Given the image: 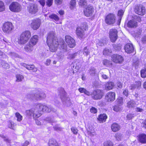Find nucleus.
<instances>
[{
  "mask_svg": "<svg viewBox=\"0 0 146 146\" xmlns=\"http://www.w3.org/2000/svg\"><path fill=\"white\" fill-rule=\"evenodd\" d=\"M139 141L141 143H146V135L141 134L139 135Z\"/></svg>",
  "mask_w": 146,
  "mask_h": 146,
  "instance_id": "nucleus-29",
  "label": "nucleus"
},
{
  "mask_svg": "<svg viewBox=\"0 0 146 146\" xmlns=\"http://www.w3.org/2000/svg\"><path fill=\"white\" fill-rule=\"evenodd\" d=\"M33 46L34 45L29 42L25 47V50L26 52H30L33 50Z\"/></svg>",
  "mask_w": 146,
  "mask_h": 146,
  "instance_id": "nucleus-22",
  "label": "nucleus"
},
{
  "mask_svg": "<svg viewBox=\"0 0 146 146\" xmlns=\"http://www.w3.org/2000/svg\"><path fill=\"white\" fill-rule=\"evenodd\" d=\"M84 31H86L88 28L87 26L86 25V23H84L82 24L81 27H80Z\"/></svg>",
  "mask_w": 146,
  "mask_h": 146,
  "instance_id": "nucleus-50",
  "label": "nucleus"
},
{
  "mask_svg": "<svg viewBox=\"0 0 146 146\" xmlns=\"http://www.w3.org/2000/svg\"><path fill=\"white\" fill-rule=\"evenodd\" d=\"M59 95L63 104L66 106H70L71 104V102L70 101V98L66 97V92L63 88H61Z\"/></svg>",
  "mask_w": 146,
  "mask_h": 146,
  "instance_id": "nucleus-1",
  "label": "nucleus"
},
{
  "mask_svg": "<svg viewBox=\"0 0 146 146\" xmlns=\"http://www.w3.org/2000/svg\"><path fill=\"white\" fill-rule=\"evenodd\" d=\"M53 0H47L46 1V5L48 7H50L52 4Z\"/></svg>",
  "mask_w": 146,
  "mask_h": 146,
  "instance_id": "nucleus-62",
  "label": "nucleus"
},
{
  "mask_svg": "<svg viewBox=\"0 0 146 146\" xmlns=\"http://www.w3.org/2000/svg\"><path fill=\"white\" fill-rule=\"evenodd\" d=\"M114 86V83L113 82H110L106 84L105 88L107 90H109L111 89Z\"/></svg>",
  "mask_w": 146,
  "mask_h": 146,
  "instance_id": "nucleus-31",
  "label": "nucleus"
},
{
  "mask_svg": "<svg viewBox=\"0 0 146 146\" xmlns=\"http://www.w3.org/2000/svg\"><path fill=\"white\" fill-rule=\"evenodd\" d=\"M77 55V54L76 53L69 54L67 58L69 59H73L75 58Z\"/></svg>",
  "mask_w": 146,
  "mask_h": 146,
  "instance_id": "nucleus-48",
  "label": "nucleus"
},
{
  "mask_svg": "<svg viewBox=\"0 0 146 146\" xmlns=\"http://www.w3.org/2000/svg\"><path fill=\"white\" fill-rule=\"evenodd\" d=\"M36 94L35 100H39L46 97L45 94L42 91L38 90L35 93Z\"/></svg>",
  "mask_w": 146,
  "mask_h": 146,
  "instance_id": "nucleus-18",
  "label": "nucleus"
},
{
  "mask_svg": "<svg viewBox=\"0 0 146 146\" xmlns=\"http://www.w3.org/2000/svg\"><path fill=\"white\" fill-rule=\"evenodd\" d=\"M49 47L50 51L52 52H55L56 50L58 45V43L57 40H53L49 42H46Z\"/></svg>",
  "mask_w": 146,
  "mask_h": 146,
  "instance_id": "nucleus-7",
  "label": "nucleus"
},
{
  "mask_svg": "<svg viewBox=\"0 0 146 146\" xmlns=\"http://www.w3.org/2000/svg\"><path fill=\"white\" fill-rule=\"evenodd\" d=\"M103 95V91L100 90L94 91L91 94L92 98L94 100L100 99Z\"/></svg>",
  "mask_w": 146,
  "mask_h": 146,
  "instance_id": "nucleus-8",
  "label": "nucleus"
},
{
  "mask_svg": "<svg viewBox=\"0 0 146 146\" xmlns=\"http://www.w3.org/2000/svg\"><path fill=\"white\" fill-rule=\"evenodd\" d=\"M35 93L33 94H28L27 95V98L29 99H35Z\"/></svg>",
  "mask_w": 146,
  "mask_h": 146,
  "instance_id": "nucleus-40",
  "label": "nucleus"
},
{
  "mask_svg": "<svg viewBox=\"0 0 146 146\" xmlns=\"http://www.w3.org/2000/svg\"><path fill=\"white\" fill-rule=\"evenodd\" d=\"M76 34L78 37L80 38H83L85 37L84 31L80 27L77 28Z\"/></svg>",
  "mask_w": 146,
  "mask_h": 146,
  "instance_id": "nucleus-19",
  "label": "nucleus"
},
{
  "mask_svg": "<svg viewBox=\"0 0 146 146\" xmlns=\"http://www.w3.org/2000/svg\"><path fill=\"white\" fill-rule=\"evenodd\" d=\"M14 123L11 122H10L8 124V127L13 129H14Z\"/></svg>",
  "mask_w": 146,
  "mask_h": 146,
  "instance_id": "nucleus-59",
  "label": "nucleus"
},
{
  "mask_svg": "<svg viewBox=\"0 0 146 146\" xmlns=\"http://www.w3.org/2000/svg\"><path fill=\"white\" fill-rule=\"evenodd\" d=\"M38 36L36 35L33 36L30 40L29 42L33 45L34 46L38 42Z\"/></svg>",
  "mask_w": 146,
  "mask_h": 146,
  "instance_id": "nucleus-23",
  "label": "nucleus"
},
{
  "mask_svg": "<svg viewBox=\"0 0 146 146\" xmlns=\"http://www.w3.org/2000/svg\"><path fill=\"white\" fill-rule=\"evenodd\" d=\"M95 69L94 68H91L89 71L90 74L92 76H94L95 74Z\"/></svg>",
  "mask_w": 146,
  "mask_h": 146,
  "instance_id": "nucleus-55",
  "label": "nucleus"
},
{
  "mask_svg": "<svg viewBox=\"0 0 146 146\" xmlns=\"http://www.w3.org/2000/svg\"><path fill=\"white\" fill-rule=\"evenodd\" d=\"M127 26L129 27H135L137 26V23L134 20H131L128 23Z\"/></svg>",
  "mask_w": 146,
  "mask_h": 146,
  "instance_id": "nucleus-28",
  "label": "nucleus"
},
{
  "mask_svg": "<svg viewBox=\"0 0 146 146\" xmlns=\"http://www.w3.org/2000/svg\"><path fill=\"white\" fill-rule=\"evenodd\" d=\"M5 10V7L3 3L0 1V12H2Z\"/></svg>",
  "mask_w": 146,
  "mask_h": 146,
  "instance_id": "nucleus-45",
  "label": "nucleus"
},
{
  "mask_svg": "<svg viewBox=\"0 0 146 146\" xmlns=\"http://www.w3.org/2000/svg\"><path fill=\"white\" fill-rule=\"evenodd\" d=\"M135 11L136 13L139 15H142L145 13V7L142 5H140L136 6Z\"/></svg>",
  "mask_w": 146,
  "mask_h": 146,
  "instance_id": "nucleus-13",
  "label": "nucleus"
},
{
  "mask_svg": "<svg viewBox=\"0 0 146 146\" xmlns=\"http://www.w3.org/2000/svg\"><path fill=\"white\" fill-rule=\"evenodd\" d=\"M25 38L28 41L31 37V34L29 31H27L23 32L21 35Z\"/></svg>",
  "mask_w": 146,
  "mask_h": 146,
  "instance_id": "nucleus-25",
  "label": "nucleus"
},
{
  "mask_svg": "<svg viewBox=\"0 0 146 146\" xmlns=\"http://www.w3.org/2000/svg\"><path fill=\"white\" fill-rule=\"evenodd\" d=\"M38 1L42 6L43 7L44 6L45 3V0H39Z\"/></svg>",
  "mask_w": 146,
  "mask_h": 146,
  "instance_id": "nucleus-64",
  "label": "nucleus"
},
{
  "mask_svg": "<svg viewBox=\"0 0 146 146\" xmlns=\"http://www.w3.org/2000/svg\"><path fill=\"white\" fill-rule=\"evenodd\" d=\"M115 17L113 14L110 13L105 17V21L106 24L109 25H113L115 21Z\"/></svg>",
  "mask_w": 146,
  "mask_h": 146,
  "instance_id": "nucleus-6",
  "label": "nucleus"
},
{
  "mask_svg": "<svg viewBox=\"0 0 146 146\" xmlns=\"http://www.w3.org/2000/svg\"><path fill=\"white\" fill-rule=\"evenodd\" d=\"M57 38L55 36V34L54 31H50L47 34L46 38V42H49L53 40H57Z\"/></svg>",
  "mask_w": 146,
  "mask_h": 146,
  "instance_id": "nucleus-15",
  "label": "nucleus"
},
{
  "mask_svg": "<svg viewBox=\"0 0 146 146\" xmlns=\"http://www.w3.org/2000/svg\"><path fill=\"white\" fill-rule=\"evenodd\" d=\"M103 146H113L112 143L110 141L104 142L103 143Z\"/></svg>",
  "mask_w": 146,
  "mask_h": 146,
  "instance_id": "nucleus-46",
  "label": "nucleus"
},
{
  "mask_svg": "<svg viewBox=\"0 0 146 146\" xmlns=\"http://www.w3.org/2000/svg\"><path fill=\"white\" fill-rule=\"evenodd\" d=\"M134 115L133 114L129 113L127 115L126 117L127 119L130 120L132 119Z\"/></svg>",
  "mask_w": 146,
  "mask_h": 146,
  "instance_id": "nucleus-60",
  "label": "nucleus"
},
{
  "mask_svg": "<svg viewBox=\"0 0 146 146\" xmlns=\"http://www.w3.org/2000/svg\"><path fill=\"white\" fill-rule=\"evenodd\" d=\"M9 55L13 58L19 57L18 55L14 52H10L9 53Z\"/></svg>",
  "mask_w": 146,
  "mask_h": 146,
  "instance_id": "nucleus-44",
  "label": "nucleus"
},
{
  "mask_svg": "<svg viewBox=\"0 0 146 146\" xmlns=\"http://www.w3.org/2000/svg\"><path fill=\"white\" fill-rule=\"evenodd\" d=\"M111 128L113 131L116 132L120 129V126L117 123H113L112 124Z\"/></svg>",
  "mask_w": 146,
  "mask_h": 146,
  "instance_id": "nucleus-26",
  "label": "nucleus"
},
{
  "mask_svg": "<svg viewBox=\"0 0 146 146\" xmlns=\"http://www.w3.org/2000/svg\"><path fill=\"white\" fill-rule=\"evenodd\" d=\"M15 115L17 118V121H21L22 119V116L18 112L16 113Z\"/></svg>",
  "mask_w": 146,
  "mask_h": 146,
  "instance_id": "nucleus-47",
  "label": "nucleus"
},
{
  "mask_svg": "<svg viewBox=\"0 0 146 146\" xmlns=\"http://www.w3.org/2000/svg\"><path fill=\"white\" fill-rule=\"evenodd\" d=\"M41 23V21L38 19H34L32 21L31 27L33 30H36L38 29Z\"/></svg>",
  "mask_w": 146,
  "mask_h": 146,
  "instance_id": "nucleus-12",
  "label": "nucleus"
},
{
  "mask_svg": "<svg viewBox=\"0 0 146 146\" xmlns=\"http://www.w3.org/2000/svg\"><path fill=\"white\" fill-rule=\"evenodd\" d=\"M36 107L38 109V111L39 112L41 113V111L49 113L51 111L55 112L56 111V109L50 106L47 107L41 104H37L36 105Z\"/></svg>",
  "mask_w": 146,
  "mask_h": 146,
  "instance_id": "nucleus-2",
  "label": "nucleus"
},
{
  "mask_svg": "<svg viewBox=\"0 0 146 146\" xmlns=\"http://www.w3.org/2000/svg\"><path fill=\"white\" fill-rule=\"evenodd\" d=\"M135 84L137 88H139L141 86V82L139 81H136Z\"/></svg>",
  "mask_w": 146,
  "mask_h": 146,
  "instance_id": "nucleus-61",
  "label": "nucleus"
},
{
  "mask_svg": "<svg viewBox=\"0 0 146 146\" xmlns=\"http://www.w3.org/2000/svg\"><path fill=\"white\" fill-rule=\"evenodd\" d=\"M79 4L81 6L86 5L87 4L86 1V0H80Z\"/></svg>",
  "mask_w": 146,
  "mask_h": 146,
  "instance_id": "nucleus-57",
  "label": "nucleus"
},
{
  "mask_svg": "<svg viewBox=\"0 0 146 146\" xmlns=\"http://www.w3.org/2000/svg\"><path fill=\"white\" fill-rule=\"evenodd\" d=\"M94 12V9L93 7L90 5L88 6L84 11V15L87 17L91 16L93 14Z\"/></svg>",
  "mask_w": 146,
  "mask_h": 146,
  "instance_id": "nucleus-11",
  "label": "nucleus"
},
{
  "mask_svg": "<svg viewBox=\"0 0 146 146\" xmlns=\"http://www.w3.org/2000/svg\"><path fill=\"white\" fill-rule=\"evenodd\" d=\"M29 12L30 13L35 14L38 11V9L37 5L35 4H31L28 7Z\"/></svg>",
  "mask_w": 146,
  "mask_h": 146,
  "instance_id": "nucleus-16",
  "label": "nucleus"
},
{
  "mask_svg": "<svg viewBox=\"0 0 146 146\" xmlns=\"http://www.w3.org/2000/svg\"><path fill=\"white\" fill-rule=\"evenodd\" d=\"M115 93L113 92L108 93L106 97V100L108 101H113L115 100Z\"/></svg>",
  "mask_w": 146,
  "mask_h": 146,
  "instance_id": "nucleus-20",
  "label": "nucleus"
},
{
  "mask_svg": "<svg viewBox=\"0 0 146 146\" xmlns=\"http://www.w3.org/2000/svg\"><path fill=\"white\" fill-rule=\"evenodd\" d=\"M90 51H89L88 49L87 48V47H85L84 48L83 50V54L86 55V56L88 55L90 53Z\"/></svg>",
  "mask_w": 146,
  "mask_h": 146,
  "instance_id": "nucleus-49",
  "label": "nucleus"
},
{
  "mask_svg": "<svg viewBox=\"0 0 146 146\" xmlns=\"http://www.w3.org/2000/svg\"><path fill=\"white\" fill-rule=\"evenodd\" d=\"M76 4V2L75 0H72L70 2V4L71 6L70 7L71 8L75 7Z\"/></svg>",
  "mask_w": 146,
  "mask_h": 146,
  "instance_id": "nucleus-54",
  "label": "nucleus"
},
{
  "mask_svg": "<svg viewBox=\"0 0 146 146\" xmlns=\"http://www.w3.org/2000/svg\"><path fill=\"white\" fill-rule=\"evenodd\" d=\"M141 76L142 78L146 77V67L144 69H142L141 71Z\"/></svg>",
  "mask_w": 146,
  "mask_h": 146,
  "instance_id": "nucleus-43",
  "label": "nucleus"
},
{
  "mask_svg": "<svg viewBox=\"0 0 146 146\" xmlns=\"http://www.w3.org/2000/svg\"><path fill=\"white\" fill-rule=\"evenodd\" d=\"M9 8L12 11L18 12L21 10V6L18 3L13 2L10 5Z\"/></svg>",
  "mask_w": 146,
  "mask_h": 146,
  "instance_id": "nucleus-5",
  "label": "nucleus"
},
{
  "mask_svg": "<svg viewBox=\"0 0 146 146\" xmlns=\"http://www.w3.org/2000/svg\"><path fill=\"white\" fill-rule=\"evenodd\" d=\"M44 120L49 123H55L56 121L53 118H52L51 117H47L44 118Z\"/></svg>",
  "mask_w": 146,
  "mask_h": 146,
  "instance_id": "nucleus-36",
  "label": "nucleus"
},
{
  "mask_svg": "<svg viewBox=\"0 0 146 146\" xmlns=\"http://www.w3.org/2000/svg\"><path fill=\"white\" fill-rule=\"evenodd\" d=\"M54 130L56 131H60L62 130V128L58 125H56L53 126Z\"/></svg>",
  "mask_w": 146,
  "mask_h": 146,
  "instance_id": "nucleus-56",
  "label": "nucleus"
},
{
  "mask_svg": "<svg viewBox=\"0 0 146 146\" xmlns=\"http://www.w3.org/2000/svg\"><path fill=\"white\" fill-rule=\"evenodd\" d=\"M115 137L118 141L120 140L122 138L121 135L119 133H117L115 135Z\"/></svg>",
  "mask_w": 146,
  "mask_h": 146,
  "instance_id": "nucleus-53",
  "label": "nucleus"
},
{
  "mask_svg": "<svg viewBox=\"0 0 146 146\" xmlns=\"http://www.w3.org/2000/svg\"><path fill=\"white\" fill-rule=\"evenodd\" d=\"M90 111L94 113H96L97 111V109L94 107H92L90 109Z\"/></svg>",
  "mask_w": 146,
  "mask_h": 146,
  "instance_id": "nucleus-63",
  "label": "nucleus"
},
{
  "mask_svg": "<svg viewBox=\"0 0 146 146\" xmlns=\"http://www.w3.org/2000/svg\"><path fill=\"white\" fill-rule=\"evenodd\" d=\"M113 46L114 49L116 50H119L121 49V46L119 45L114 44Z\"/></svg>",
  "mask_w": 146,
  "mask_h": 146,
  "instance_id": "nucleus-58",
  "label": "nucleus"
},
{
  "mask_svg": "<svg viewBox=\"0 0 146 146\" xmlns=\"http://www.w3.org/2000/svg\"><path fill=\"white\" fill-rule=\"evenodd\" d=\"M27 114L29 116L33 115V118L36 119L40 117L41 115V113L38 111V109L36 108H33L30 110H27L26 111Z\"/></svg>",
  "mask_w": 146,
  "mask_h": 146,
  "instance_id": "nucleus-4",
  "label": "nucleus"
},
{
  "mask_svg": "<svg viewBox=\"0 0 146 146\" xmlns=\"http://www.w3.org/2000/svg\"><path fill=\"white\" fill-rule=\"evenodd\" d=\"M65 40L68 46L71 48L74 47L75 45L74 40L69 36H66L65 37Z\"/></svg>",
  "mask_w": 146,
  "mask_h": 146,
  "instance_id": "nucleus-10",
  "label": "nucleus"
},
{
  "mask_svg": "<svg viewBox=\"0 0 146 146\" xmlns=\"http://www.w3.org/2000/svg\"><path fill=\"white\" fill-rule=\"evenodd\" d=\"M117 31L115 29H112L109 32V36L111 41L114 42L117 38Z\"/></svg>",
  "mask_w": 146,
  "mask_h": 146,
  "instance_id": "nucleus-9",
  "label": "nucleus"
},
{
  "mask_svg": "<svg viewBox=\"0 0 146 146\" xmlns=\"http://www.w3.org/2000/svg\"><path fill=\"white\" fill-rule=\"evenodd\" d=\"M28 41L25 38L21 35L18 38V43L19 44H23L27 43Z\"/></svg>",
  "mask_w": 146,
  "mask_h": 146,
  "instance_id": "nucleus-24",
  "label": "nucleus"
},
{
  "mask_svg": "<svg viewBox=\"0 0 146 146\" xmlns=\"http://www.w3.org/2000/svg\"><path fill=\"white\" fill-rule=\"evenodd\" d=\"M14 29V26L10 22H6L3 25L2 30L3 32L7 34H10Z\"/></svg>",
  "mask_w": 146,
  "mask_h": 146,
  "instance_id": "nucleus-3",
  "label": "nucleus"
},
{
  "mask_svg": "<svg viewBox=\"0 0 146 146\" xmlns=\"http://www.w3.org/2000/svg\"><path fill=\"white\" fill-rule=\"evenodd\" d=\"M117 105H122L123 103V99L121 97H119L116 100Z\"/></svg>",
  "mask_w": 146,
  "mask_h": 146,
  "instance_id": "nucleus-51",
  "label": "nucleus"
},
{
  "mask_svg": "<svg viewBox=\"0 0 146 146\" xmlns=\"http://www.w3.org/2000/svg\"><path fill=\"white\" fill-rule=\"evenodd\" d=\"M112 61L116 63H121L123 60V57L117 54H114L112 56Z\"/></svg>",
  "mask_w": 146,
  "mask_h": 146,
  "instance_id": "nucleus-14",
  "label": "nucleus"
},
{
  "mask_svg": "<svg viewBox=\"0 0 146 146\" xmlns=\"http://www.w3.org/2000/svg\"><path fill=\"white\" fill-rule=\"evenodd\" d=\"M0 65L6 69H8L9 68V64L6 61L3 60H0Z\"/></svg>",
  "mask_w": 146,
  "mask_h": 146,
  "instance_id": "nucleus-30",
  "label": "nucleus"
},
{
  "mask_svg": "<svg viewBox=\"0 0 146 146\" xmlns=\"http://www.w3.org/2000/svg\"><path fill=\"white\" fill-rule=\"evenodd\" d=\"M71 129L72 131L74 134L76 135L77 134L78 130L76 128L73 127H72Z\"/></svg>",
  "mask_w": 146,
  "mask_h": 146,
  "instance_id": "nucleus-52",
  "label": "nucleus"
},
{
  "mask_svg": "<svg viewBox=\"0 0 146 146\" xmlns=\"http://www.w3.org/2000/svg\"><path fill=\"white\" fill-rule=\"evenodd\" d=\"M113 110L115 111L118 112L122 110L121 105H116L113 107Z\"/></svg>",
  "mask_w": 146,
  "mask_h": 146,
  "instance_id": "nucleus-39",
  "label": "nucleus"
},
{
  "mask_svg": "<svg viewBox=\"0 0 146 146\" xmlns=\"http://www.w3.org/2000/svg\"><path fill=\"white\" fill-rule=\"evenodd\" d=\"M23 66L28 70H32L35 67L33 65H28L26 64H23Z\"/></svg>",
  "mask_w": 146,
  "mask_h": 146,
  "instance_id": "nucleus-37",
  "label": "nucleus"
},
{
  "mask_svg": "<svg viewBox=\"0 0 146 146\" xmlns=\"http://www.w3.org/2000/svg\"><path fill=\"white\" fill-rule=\"evenodd\" d=\"M125 52L127 53H130L133 52L134 48L133 44L131 43H127L124 47Z\"/></svg>",
  "mask_w": 146,
  "mask_h": 146,
  "instance_id": "nucleus-17",
  "label": "nucleus"
},
{
  "mask_svg": "<svg viewBox=\"0 0 146 146\" xmlns=\"http://www.w3.org/2000/svg\"><path fill=\"white\" fill-rule=\"evenodd\" d=\"M50 18L56 21L59 20V18L58 16L55 14H52L49 16Z\"/></svg>",
  "mask_w": 146,
  "mask_h": 146,
  "instance_id": "nucleus-38",
  "label": "nucleus"
},
{
  "mask_svg": "<svg viewBox=\"0 0 146 146\" xmlns=\"http://www.w3.org/2000/svg\"><path fill=\"white\" fill-rule=\"evenodd\" d=\"M74 68L75 67V68L77 69L80 68L82 66L81 62L78 59L75 60L73 64Z\"/></svg>",
  "mask_w": 146,
  "mask_h": 146,
  "instance_id": "nucleus-27",
  "label": "nucleus"
},
{
  "mask_svg": "<svg viewBox=\"0 0 146 146\" xmlns=\"http://www.w3.org/2000/svg\"><path fill=\"white\" fill-rule=\"evenodd\" d=\"M48 144L49 146H58L56 141L53 139L50 140Z\"/></svg>",
  "mask_w": 146,
  "mask_h": 146,
  "instance_id": "nucleus-34",
  "label": "nucleus"
},
{
  "mask_svg": "<svg viewBox=\"0 0 146 146\" xmlns=\"http://www.w3.org/2000/svg\"><path fill=\"white\" fill-rule=\"evenodd\" d=\"M107 118V116L106 114L105 113L101 114L99 115L97 119L98 121L100 123H103L105 122L106 119Z\"/></svg>",
  "mask_w": 146,
  "mask_h": 146,
  "instance_id": "nucleus-21",
  "label": "nucleus"
},
{
  "mask_svg": "<svg viewBox=\"0 0 146 146\" xmlns=\"http://www.w3.org/2000/svg\"><path fill=\"white\" fill-rule=\"evenodd\" d=\"M16 81L20 82L24 78V77L22 75L20 74H18L16 75Z\"/></svg>",
  "mask_w": 146,
  "mask_h": 146,
  "instance_id": "nucleus-41",
  "label": "nucleus"
},
{
  "mask_svg": "<svg viewBox=\"0 0 146 146\" xmlns=\"http://www.w3.org/2000/svg\"><path fill=\"white\" fill-rule=\"evenodd\" d=\"M78 90L80 93H84L87 95H89L90 94V92L84 88H80L78 89Z\"/></svg>",
  "mask_w": 146,
  "mask_h": 146,
  "instance_id": "nucleus-35",
  "label": "nucleus"
},
{
  "mask_svg": "<svg viewBox=\"0 0 146 146\" xmlns=\"http://www.w3.org/2000/svg\"><path fill=\"white\" fill-rule=\"evenodd\" d=\"M135 105V102L132 100H130L127 103V106L130 108H134Z\"/></svg>",
  "mask_w": 146,
  "mask_h": 146,
  "instance_id": "nucleus-33",
  "label": "nucleus"
},
{
  "mask_svg": "<svg viewBox=\"0 0 146 146\" xmlns=\"http://www.w3.org/2000/svg\"><path fill=\"white\" fill-rule=\"evenodd\" d=\"M103 63L104 65L107 66H109L111 65V62L106 59L104 60L103 61Z\"/></svg>",
  "mask_w": 146,
  "mask_h": 146,
  "instance_id": "nucleus-42",
  "label": "nucleus"
},
{
  "mask_svg": "<svg viewBox=\"0 0 146 146\" xmlns=\"http://www.w3.org/2000/svg\"><path fill=\"white\" fill-rule=\"evenodd\" d=\"M124 11L122 10H120L118 12L117 15L118 17V21L119 22V23L121 22L122 17L124 14Z\"/></svg>",
  "mask_w": 146,
  "mask_h": 146,
  "instance_id": "nucleus-32",
  "label": "nucleus"
}]
</instances>
